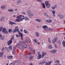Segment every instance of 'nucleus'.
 Segmentation results:
<instances>
[{
	"label": "nucleus",
	"instance_id": "f03ea898",
	"mask_svg": "<svg viewBox=\"0 0 65 65\" xmlns=\"http://www.w3.org/2000/svg\"><path fill=\"white\" fill-rule=\"evenodd\" d=\"M17 18L20 21H22V20H23V19H25V17H24V16L19 15L17 17Z\"/></svg>",
	"mask_w": 65,
	"mask_h": 65
},
{
	"label": "nucleus",
	"instance_id": "dca6fc26",
	"mask_svg": "<svg viewBox=\"0 0 65 65\" xmlns=\"http://www.w3.org/2000/svg\"><path fill=\"white\" fill-rule=\"evenodd\" d=\"M51 61L50 62H47L46 63L45 65H50L51 64Z\"/></svg>",
	"mask_w": 65,
	"mask_h": 65
},
{
	"label": "nucleus",
	"instance_id": "4d7b16f0",
	"mask_svg": "<svg viewBox=\"0 0 65 65\" xmlns=\"http://www.w3.org/2000/svg\"><path fill=\"white\" fill-rule=\"evenodd\" d=\"M33 52H34V53H33L34 54V55H35V50H34Z\"/></svg>",
	"mask_w": 65,
	"mask_h": 65
},
{
	"label": "nucleus",
	"instance_id": "7ed1b4c3",
	"mask_svg": "<svg viewBox=\"0 0 65 65\" xmlns=\"http://www.w3.org/2000/svg\"><path fill=\"white\" fill-rule=\"evenodd\" d=\"M48 1H46L45 3L46 6L47 8H50V7L51 6L50 4H48Z\"/></svg>",
	"mask_w": 65,
	"mask_h": 65
},
{
	"label": "nucleus",
	"instance_id": "a211bd4d",
	"mask_svg": "<svg viewBox=\"0 0 65 65\" xmlns=\"http://www.w3.org/2000/svg\"><path fill=\"white\" fill-rule=\"evenodd\" d=\"M29 39L26 40L25 41H24V43L26 44L27 43H29Z\"/></svg>",
	"mask_w": 65,
	"mask_h": 65
},
{
	"label": "nucleus",
	"instance_id": "412c9836",
	"mask_svg": "<svg viewBox=\"0 0 65 65\" xmlns=\"http://www.w3.org/2000/svg\"><path fill=\"white\" fill-rule=\"evenodd\" d=\"M9 22H10V25H13V24H15L16 25H17L16 23H14L13 22H11L10 21H9Z\"/></svg>",
	"mask_w": 65,
	"mask_h": 65
},
{
	"label": "nucleus",
	"instance_id": "8fccbe9b",
	"mask_svg": "<svg viewBox=\"0 0 65 65\" xmlns=\"http://www.w3.org/2000/svg\"><path fill=\"white\" fill-rule=\"evenodd\" d=\"M29 50H30V51H32V48H31V47H29Z\"/></svg>",
	"mask_w": 65,
	"mask_h": 65
},
{
	"label": "nucleus",
	"instance_id": "79ce46f5",
	"mask_svg": "<svg viewBox=\"0 0 65 65\" xmlns=\"http://www.w3.org/2000/svg\"><path fill=\"white\" fill-rule=\"evenodd\" d=\"M8 31H9V33H11V32H12V30L11 29H9L8 30Z\"/></svg>",
	"mask_w": 65,
	"mask_h": 65
},
{
	"label": "nucleus",
	"instance_id": "a19ab883",
	"mask_svg": "<svg viewBox=\"0 0 65 65\" xmlns=\"http://www.w3.org/2000/svg\"><path fill=\"white\" fill-rule=\"evenodd\" d=\"M42 5H43V7L44 8H45V5H44V3H43L42 4Z\"/></svg>",
	"mask_w": 65,
	"mask_h": 65
},
{
	"label": "nucleus",
	"instance_id": "cd10ccee",
	"mask_svg": "<svg viewBox=\"0 0 65 65\" xmlns=\"http://www.w3.org/2000/svg\"><path fill=\"white\" fill-rule=\"evenodd\" d=\"M8 11L12 12L13 11V10H12V9H9L8 10Z\"/></svg>",
	"mask_w": 65,
	"mask_h": 65
},
{
	"label": "nucleus",
	"instance_id": "20e7f679",
	"mask_svg": "<svg viewBox=\"0 0 65 65\" xmlns=\"http://www.w3.org/2000/svg\"><path fill=\"white\" fill-rule=\"evenodd\" d=\"M57 40H58V37H56L55 38L52 40V42L53 43V44L55 43H56V42L57 41Z\"/></svg>",
	"mask_w": 65,
	"mask_h": 65
},
{
	"label": "nucleus",
	"instance_id": "c03bdc74",
	"mask_svg": "<svg viewBox=\"0 0 65 65\" xmlns=\"http://www.w3.org/2000/svg\"><path fill=\"white\" fill-rule=\"evenodd\" d=\"M2 29H3V27L2 26L1 27H0V31H2Z\"/></svg>",
	"mask_w": 65,
	"mask_h": 65
},
{
	"label": "nucleus",
	"instance_id": "69168bd1",
	"mask_svg": "<svg viewBox=\"0 0 65 65\" xmlns=\"http://www.w3.org/2000/svg\"><path fill=\"white\" fill-rule=\"evenodd\" d=\"M48 41L50 43H51V41L50 40H48Z\"/></svg>",
	"mask_w": 65,
	"mask_h": 65
},
{
	"label": "nucleus",
	"instance_id": "6ab92c4d",
	"mask_svg": "<svg viewBox=\"0 0 65 65\" xmlns=\"http://www.w3.org/2000/svg\"><path fill=\"white\" fill-rule=\"evenodd\" d=\"M7 58L9 59H12V58H13V56H12L11 55L10 56H7Z\"/></svg>",
	"mask_w": 65,
	"mask_h": 65
},
{
	"label": "nucleus",
	"instance_id": "774afa93",
	"mask_svg": "<svg viewBox=\"0 0 65 65\" xmlns=\"http://www.w3.org/2000/svg\"><path fill=\"white\" fill-rule=\"evenodd\" d=\"M29 65H33V64L32 63H30V64Z\"/></svg>",
	"mask_w": 65,
	"mask_h": 65
},
{
	"label": "nucleus",
	"instance_id": "de8ad7c7",
	"mask_svg": "<svg viewBox=\"0 0 65 65\" xmlns=\"http://www.w3.org/2000/svg\"><path fill=\"white\" fill-rule=\"evenodd\" d=\"M48 30H50V31H52V29L51 28H47Z\"/></svg>",
	"mask_w": 65,
	"mask_h": 65
},
{
	"label": "nucleus",
	"instance_id": "c756f323",
	"mask_svg": "<svg viewBox=\"0 0 65 65\" xmlns=\"http://www.w3.org/2000/svg\"><path fill=\"white\" fill-rule=\"evenodd\" d=\"M45 55H46V53L44 52H42V55H43L44 56H45Z\"/></svg>",
	"mask_w": 65,
	"mask_h": 65
},
{
	"label": "nucleus",
	"instance_id": "603ef678",
	"mask_svg": "<svg viewBox=\"0 0 65 65\" xmlns=\"http://www.w3.org/2000/svg\"><path fill=\"white\" fill-rule=\"evenodd\" d=\"M1 39H4V36L3 37H1Z\"/></svg>",
	"mask_w": 65,
	"mask_h": 65
},
{
	"label": "nucleus",
	"instance_id": "a18cd8bd",
	"mask_svg": "<svg viewBox=\"0 0 65 65\" xmlns=\"http://www.w3.org/2000/svg\"><path fill=\"white\" fill-rule=\"evenodd\" d=\"M36 35L37 36H39V34L37 32H36Z\"/></svg>",
	"mask_w": 65,
	"mask_h": 65
},
{
	"label": "nucleus",
	"instance_id": "a878e982",
	"mask_svg": "<svg viewBox=\"0 0 65 65\" xmlns=\"http://www.w3.org/2000/svg\"><path fill=\"white\" fill-rule=\"evenodd\" d=\"M36 21L38 22H40V23H41V20H40L39 19H36Z\"/></svg>",
	"mask_w": 65,
	"mask_h": 65
},
{
	"label": "nucleus",
	"instance_id": "b1692460",
	"mask_svg": "<svg viewBox=\"0 0 65 65\" xmlns=\"http://www.w3.org/2000/svg\"><path fill=\"white\" fill-rule=\"evenodd\" d=\"M45 63V61H42V62H41L40 63H39V64L40 65V64H42V65H43Z\"/></svg>",
	"mask_w": 65,
	"mask_h": 65
},
{
	"label": "nucleus",
	"instance_id": "09e8293b",
	"mask_svg": "<svg viewBox=\"0 0 65 65\" xmlns=\"http://www.w3.org/2000/svg\"><path fill=\"white\" fill-rule=\"evenodd\" d=\"M54 8H57V5H54Z\"/></svg>",
	"mask_w": 65,
	"mask_h": 65
},
{
	"label": "nucleus",
	"instance_id": "f3484780",
	"mask_svg": "<svg viewBox=\"0 0 65 65\" xmlns=\"http://www.w3.org/2000/svg\"><path fill=\"white\" fill-rule=\"evenodd\" d=\"M52 13L53 14V17H55V14L56 13L55 11L54 10H53L52 12Z\"/></svg>",
	"mask_w": 65,
	"mask_h": 65
},
{
	"label": "nucleus",
	"instance_id": "bb28decb",
	"mask_svg": "<svg viewBox=\"0 0 65 65\" xmlns=\"http://www.w3.org/2000/svg\"><path fill=\"white\" fill-rule=\"evenodd\" d=\"M4 19L3 17H2L0 19V21H3L4 20Z\"/></svg>",
	"mask_w": 65,
	"mask_h": 65
},
{
	"label": "nucleus",
	"instance_id": "f257e3e1",
	"mask_svg": "<svg viewBox=\"0 0 65 65\" xmlns=\"http://www.w3.org/2000/svg\"><path fill=\"white\" fill-rule=\"evenodd\" d=\"M14 39V36H12L11 37L10 40L8 42L7 44L8 45H9L10 44H11V43L12 42V39Z\"/></svg>",
	"mask_w": 65,
	"mask_h": 65
},
{
	"label": "nucleus",
	"instance_id": "c85d7f7f",
	"mask_svg": "<svg viewBox=\"0 0 65 65\" xmlns=\"http://www.w3.org/2000/svg\"><path fill=\"white\" fill-rule=\"evenodd\" d=\"M57 43H58L59 44H60V43H61V42L60 40H58L57 42Z\"/></svg>",
	"mask_w": 65,
	"mask_h": 65
},
{
	"label": "nucleus",
	"instance_id": "2f4dec72",
	"mask_svg": "<svg viewBox=\"0 0 65 65\" xmlns=\"http://www.w3.org/2000/svg\"><path fill=\"white\" fill-rule=\"evenodd\" d=\"M29 19L26 16L25 18V20H29Z\"/></svg>",
	"mask_w": 65,
	"mask_h": 65
},
{
	"label": "nucleus",
	"instance_id": "72a5a7b5",
	"mask_svg": "<svg viewBox=\"0 0 65 65\" xmlns=\"http://www.w3.org/2000/svg\"><path fill=\"white\" fill-rule=\"evenodd\" d=\"M23 43H24V41H20V42H19V44H23Z\"/></svg>",
	"mask_w": 65,
	"mask_h": 65
},
{
	"label": "nucleus",
	"instance_id": "473e14b6",
	"mask_svg": "<svg viewBox=\"0 0 65 65\" xmlns=\"http://www.w3.org/2000/svg\"><path fill=\"white\" fill-rule=\"evenodd\" d=\"M55 62L58 63H60V61L59 60H56Z\"/></svg>",
	"mask_w": 65,
	"mask_h": 65
},
{
	"label": "nucleus",
	"instance_id": "aec40b11",
	"mask_svg": "<svg viewBox=\"0 0 65 65\" xmlns=\"http://www.w3.org/2000/svg\"><path fill=\"white\" fill-rule=\"evenodd\" d=\"M4 54V53L2 52L0 53V57L1 58H2V56H3V55Z\"/></svg>",
	"mask_w": 65,
	"mask_h": 65
},
{
	"label": "nucleus",
	"instance_id": "4468645a",
	"mask_svg": "<svg viewBox=\"0 0 65 65\" xmlns=\"http://www.w3.org/2000/svg\"><path fill=\"white\" fill-rule=\"evenodd\" d=\"M58 17L61 19H63L64 18V15H61L60 14H59L58 15Z\"/></svg>",
	"mask_w": 65,
	"mask_h": 65
},
{
	"label": "nucleus",
	"instance_id": "e433bc0d",
	"mask_svg": "<svg viewBox=\"0 0 65 65\" xmlns=\"http://www.w3.org/2000/svg\"><path fill=\"white\" fill-rule=\"evenodd\" d=\"M9 48H10V49H11V50H12V45H10L9 46Z\"/></svg>",
	"mask_w": 65,
	"mask_h": 65
},
{
	"label": "nucleus",
	"instance_id": "1a4fd4ad",
	"mask_svg": "<svg viewBox=\"0 0 65 65\" xmlns=\"http://www.w3.org/2000/svg\"><path fill=\"white\" fill-rule=\"evenodd\" d=\"M51 53L52 54H55L57 53V50L56 49L53 50V51H51Z\"/></svg>",
	"mask_w": 65,
	"mask_h": 65
},
{
	"label": "nucleus",
	"instance_id": "6e6552de",
	"mask_svg": "<svg viewBox=\"0 0 65 65\" xmlns=\"http://www.w3.org/2000/svg\"><path fill=\"white\" fill-rule=\"evenodd\" d=\"M39 55L37 57V58L38 60L39 59H41V55L40 54V53H39V52H38Z\"/></svg>",
	"mask_w": 65,
	"mask_h": 65
},
{
	"label": "nucleus",
	"instance_id": "052dcab7",
	"mask_svg": "<svg viewBox=\"0 0 65 65\" xmlns=\"http://www.w3.org/2000/svg\"><path fill=\"white\" fill-rule=\"evenodd\" d=\"M15 53V52L14 51H13L12 52V54H14Z\"/></svg>",
	"mask_w": 65,
	"mask_h": 65
},
{
	"label": "nucleus",
	"instance_id": "ea45409f",
	"mask_svg": "<svg viewBox=\"0 0 65 65\" xmlns=\"http://www.w3.org/2000/svg\"><path fill=\"white\" fill-rule=\"evenodd\" d=\"M43 28H44V29L45 28H47V26H46V25H45L44 26H43Z\"/></svg>",
	"mask_w": 65,
	"mask_h": 65
},
{
	"label": "nucleus",
	"instance_id": "4be33fe9",
	"mask_svg": "<svg viewBox=\"0 0 65 65\" xmlns=\"http://www.w3.org/2000/svg\"><path fill=\"white\" fill-rule=\"evenodd\" d=\"M62 44L63 45V46L64 47H65V41H63L62 42Z\"/></svg>",
	"mask_w": 65,
	"mask_h": 65
},
{
	"label": "nucleus",
	"instance_id": "c9c22d12",
	"mask_svg": "<svg viewBox=\"0 0 65 65\" xmlns=\"http://www.w3.org/2000/svg\"><path fill=\"white\" fill-rule=\"evenodd\" d=\"M45 15L48 18H49V16L48 15V14L47 13H45Z\"/></svg>",
	"mask_w": 65,
	"mask_h": 65
},
{
	"label": "nucleus",
	"instance_id": "4c0bfd02",
	"mask_svg": "<svg viewBox=\"0 0 65 65\" xmlns=\"http://www.w3.org/2000/svg\"><path fill=\"white\" fill-rule=\"evenodd\" d=\"M48 48L50 49H51L52 48H53V47H52V46L50 45L49 46H48Z\"/></svg>",
	"mask_w": 65,
	"mask_h": 65
},
{
	"label": "nucleus",
	"instance_id": "2eb2a0df",
	"mask_svg": "<svg viewBox=\"0 0 65 65\" xmlns=\"http://www.w3.org/2000/svg\"><path fill=\"white\" fill-rule=\"evenodd\" d=\"M6 8V7L4 5H2V6L1 7V8L2 9H5V8Z\"/></svg>",
	"mask_w": 65,
	"mask_h": 65
},
{
	"label": "nucleus",
	"instance_id": "e2e57ef3",
	"mask_svg": "<svg viewBox=\"0 0 65 65\" xmlns=\"http://www.w3.org/2000/svg\"><path fill=\"white\" fill-rule=\"evenodd\" d=\"M8 49V48H7V47H6L5 48V50L6 51V50H7Z\"/></svg>",
	"mask_w": 65,
	"mask_h": 65
},
{
	"label": "nucleus",
	"instance_id": "864d4df0",
	"mask_svg": "<svg viewBox=\"0 0 65 65\" xmlns=\"http://www.w3.org/2000/svg\"><path fill=\"white\" fill-rule=\"evenodd\" d=\"M14 65V64L13 63H11L10 64V65Z\"/></svg>",
	"mask_w": 65,
	"mask_h": 65
},
{
	"label": "nucleus",
	"instance_id": "5fc2aeb1",
	"mask_svg": "<svg viewBox=\"0 0 65 65\" xmlns=\"http://www.w3.org/2000/svg\"><path fill=\"white\" fill-rule=\"evenodd\" d=\"M37 1H39V2H42V1L41 0H37Z\"/></svg>",
	"mask_w": 65,
	"mask_h": 65
},
{
	"label": "nucleus",
	"instance_id": "338daca9",
	"mask_svg": "<svg viewBox=\"0 0 65 65\" xmlns=\"http://www.w3.org/2000/svg\"><path fill=\"white\" fill-rule=\"evenodd\" d=\"M16 49V47H14L13 48V50H15V49Z\"/></svg>",
	"mask_w": 65,
	"mask_h": 65
},
{
	"label": "nucleus",
	"instance_id": "9b49d317",
	"mask_svg": "<svg viewBox=\"0 0 65 65\" xmlns=\"http://www.w3.org/2000/svg\"><path fill=\"white\" fill-rule=\"evenodd\" d=\"M46 22L48 23H51L52 22V20H48L46 21Z\"/></svg>",
	"mask_w": 65,
	"mask_h": 65
},
{
	"label": "nucleus",
	"instance_id": "bf43d9fd",
	"mask_svg": "<svg viewBox=\"0 0 65 65\" xmlns=\"http://www.w3.org/2000/svg\"><path fill=\"white\" fill-rule=\"evenodd\" d=\"M44 55H42V57H41V58H43V57H44Z\"/></svg>",
	"mask_w": 65,
	"mask_h": 65
},
{
	"label": "nucleus",
	"instance_id": "39448f33",
	"mask_svg": "<svg viewBox=\"0 0 65 65\" xmlns=\"http://www.w3.org/2000/svg\"><path fill=\"white\" fill-rule=\"evenodd\" d=\"M15 30H14L13 31V33H15V32H16L17 31L18 32H19V28L18 26H16L15 28Z\"/></svg>",
	"mask_w": 65,
	"mask_h": 65
},
{
	"label": "nucleus",
	"instance_id": "9d476101",
	"mask_svg": "<svg viewBox=\"0 0 65 65\" xmlns=\"http://www.w3.org/2000/svg\"><path fill=\"white\" fill-rule=\"evenodd\" d=\"M19 35H20H20L21 36V40H23V34L22 33L19 32Z\"/></svg>",
	"mask_w": 65,
	"mask_h": 65
},
{
	"label": "nucleus",
	"instance_id": "3c124183",
	"mask_svg": "<svg viewBox=\"0 0 65 65\" xmlns=\"http://www.w3.org/2000/svg\"><path fill=\"white\" fill-rule=\"evenodd\" d=\"M16 36L18 38L19 37H20V35L19 34V35H18L17 34L16 35Z\"/></svg>",
	"mask_w": 65,
	"mask_h": 65
},
{
	"label": "nucleus",
	"instance_id": "6e6d98bb",
	"mask_svg": "<svg viewBox=\"0 0 65 65\" xmlns=\"http://www.w3.org/2000/svg\"><path fill=\"white\" fill-rule=\"evenodd\" d=\"M1 37H2V36L1 34H0V38H1Z\"/></svg>",
	"mask_w": 65,
	"mask_h": 65
},
{
	"label": "nucleus",
	"instance_id": "13d9d810",
	"mask_svg": "<svg viewBox=\"0 0 65 65\" xmlns=\"http://www.w3.org/2000/svg\"><path fill=\"white\" fill-rule=\"evenodd\" d=\"M28 55H31V53L30 52H29L28 54Z\"/></svg>",
	"mask_w": 65,
	"mask_h": 65
},
{
	"label": "nucleus",
	"instance_id": "49530a36",
	"mask_svg": "<svg viewBox=\"0 0 65 65\" xmlns=\"http://www.w3.org/2000/svg\"><path fill=\"white\" fill-rule=\"evenodd\" d=\"M27 32V31L25 29L24 30V32L25 33H28Z\"/></svg>",
	"mask_w": 65,
	"mask_h": 65
},
{
	"label": "nucleus",
	"instance_id": "37998d69",
	"mask_svg": "<svg viewBox=\"0 0 65 65\" xmlns=\"http://www.w3.org/2000/svg\"><path fill=\"white\" fill-rule=\"evenodd\" d=\"M15 22H20V21H19V20H18V19H16L15 20Z\"/></svg>",
	"mask_w": 65,
	"mask_h": 65
},
{
	"label": "nucleus",
	"instance_id": "0e129e2a",
	"mask_svg": "<svg viewBox=\"0 0 65 65\" xmlns=\"http://www.w3.org/2000/svg\"><path fill=\"white\" fill-rule=\"evenodd\" d=\"M56 65H61V64L57 63L56 64Z\"/></svg>",
	"mask_w": 65,
	"mask_h": 65
},
{
	"label": "nucleus",
	"instance_id": "f704fd0d",
	"mask_svg": "<svg viewBox=\"0 0 65 65\" xmlns=\"http://www.w3.org/2000/svg\"><path fill=\"white\" fill-rule=\"evenodd\" d=\"M33 41H35V42H36V43H37V39H34L33 40Z\"/></svg>",
	"mask_w": 65,
	"mask_h": 65
},
{
	"label": "nucleus",
	"instance_id": "423d86ee",
	"mask_svg": "<svg viewBox=\"0 0 65 65\" xmlns=\"http://www.w3.org/2000/svg\"><path fill=\"white\" fill-rule=\"evenodd\" d=\"M2 32L3 33H5L6 34H8V31L6 30V28H3Z\"/></svg>",
	"mask_w": 65,
	"mask_h": 65
},
{
	"label": "nucleus",
	"instance_id": "f8f14e48",
	"mask_svg": "<svg viewBox=\"0 0 65 65\" xmlns=\"http://www.w3.org/2000/svg\"><path fill=\"white\" fill-rule=\"evenodd\" d=\"M22 2V1L21 0H18L17 2V5H19L20 3H21Z\"/></svg>",
	"mask_w": 65,
	"mask_h": 65
},
{
	"label": "nucleus",
	"instance_id": "0eeeda50",
	"mask_svg": "<svg viewBox=\"0 0 65 65\" xmlns=\"http://www.w3.org/2000/svg\"><path fill=\"white\" fill-rule=\"evenodd\" d=\"M28 16L29 18H31L33 16V14L31 13H29L28 14Z\"/></svg>",
	"mask_w": 65,
	"mask_h": 65
},
{
	"label": "nucleus",
	"instance_id": "393cba45",
	"mask_svg": "<svg viewBox=\"0 0 65 65\" xmlns=\"http://www.w3.org/2000/svg\"><path fill=\"white\" fill-rule=\"evenodd\" d=\"M31 12V10L30 9L27 10V12H28V13H30Z\"/></svg>",
	"mask_w": 65,
	"mask_h": 65
},
{
	"label": "nucleus",
	"instance_id": "7c9ffc66",
	"mask_svg": "<svg viewBox=\"0 0 65 65\" xmlns=\"http://www.w3.org/2000/svg\"><path fill=\"white\" fill-rule=\"evenodd\" d=\"M24 47L25 48L27 49L28 48V46H27L26 44H25L24 46Z\"/></svg>",
	"mask_w": 65,
	"mask_h": 65
},
{
	"label": "nucleus",
	"instance_id": "ddd939ff",
	"mask_svg": "<svg viewBox=\"0 0 65 65\" xmlns=\"http://www.w3.org/2000/svg\"><path fill=\"white\" fill-rule=\"evenodd\" d=\"M20 63V60H17L15 63H14V64L15 65H18V64H19V63Z\"/></svg>",
	"mask_w": 65,
	"mask_h": 65
},
{
	"label": "nucleus",
	"instance_id": "58836bf2",
	"mask_svg": "<svg viewBox=\"0 0 65 65\" xmlns=\"http://www.w3.org/2000/svg\"><path fill=\"white\" fill-rule=\"evenodd\" d=\"M34 58V56H30L29 57V58L30 60H32L33 58Z\"/></svg>",
	"mask_w": 65,
	"mask_h": 65
},
{
	"label": "nucleus",
	"instance_id": "680f3d73",
	"mask_svg": "<svg viewBox=\"0 0 65 65\" xmlns=\"http://www.w3.org/2000/svg\"><path fill=\"white\" fill-rule=\"evenodd\" d=\"M55 8L54 7H52V9H53V10H54V9H55Z\"/></svg>",
	"mask_w": 65,
	"mask_h": 65
},
{
	"label": "nucleus",
	"instance_id": "5701e85b",
	"mask_svg": "<svg viewBox=\"0 0 65 65\" xmlns=\"http://www.w3.org/2000/svg\"><path fill=\"white\" fill-rule=\"evenodd\" d=\"M19 47L20 49H22L23 47V45H19Z\"/></svg>",
	"mask_w": 65,
	"mask_h": 65
}]
</instances>
